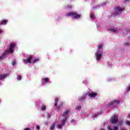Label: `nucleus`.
<instances>
[{"mask_svg": "<svg viewBox=\"0 0 130 130\" xmlns=\"http://www.w3.org/2000/svg\"><path fill=\"white\" fill-rule=\"evenodd\" d=\"M16 45H17L16 43L11 44L9 47V49L3 53V56L6 57L7 55H9V53H13V52H14V48H15Z\"/></svg>", "mask_w": 130, "mask_h": 130, "instance_id": "f257e3e1", "label": "nucleus"}, {"mask_svg": "<svg viewBox=\"0 0 130 130\" xmlns=\"http://www.w3.org/2000/svg\"><path fill=\"white\" fill-rule=\"evenodd\" d=\"M114 10H115V12L114 13V15H115L116 16L118 15L124 9L121 8V7H119L118 6H116L114 7Z\"/></svg>", "mask_w": 130, "mask_h": 130, "instance_id": "f03ea898", "label": "nucleus"}, {"mask_svg": "<svg viewBox=\"0 0 130 130\" xmlns=\"http://www.w3.org/2000/svg\"><path fill=\"white\" fill-rule=\"evenodd\" d=\"M71 16H72L75 19H79V18H81V14H77V13L70 12L66 14L67 17H71Z\"/></svg>", "mask_w": 130, "mask_h": 130, "instance_id": "7ed1b4c3", "label": "nucleus"}, {"mask_svg": "<svg viewBox=\"0 0 130 130\" xmlns=\"http://www.w3.org/2000/svg\"><path fill=\"white\" fill-rule=\"evenodd\" d=\"M58 101V98H56L55 99V104H54V106L56 107L55 110H56V109H59L61 108V107H62V102H60L59 105L57 106V102Z\"/></svg>", "mask_w": 130, "mask_h": 130, "instance_id": "20e7f679", "label": "nucleus"}, {"mask_svg": "<svg viewBox=\"0 0 130 130\" xmlns=\"http://www.w3.org/2000/svg\"><path fill=\"white\" fill-rule=\"evenodd\" d=\"M110 122H111V123H113V124L117 123V122H118V117L114 115L111 118Z\"/></svg>", "mask_w": 130, "mask_h": 130, "instance_id": "39448f33", "label": "nucleus"}, {"mask_svg": "<svg viewBox=\"0 0 130 130\" xmlns=\"http://www.w3.org/2000/svg\"><path fill=\"white\" fill-rule=\"evenodd\" d=\"M70 112H71L69 111H66L65 112H64L62 114V117L63 119H62V122H64V121H67V119H68V114H69V113H70Z\"/></svg>", "mask_w": 130, "mask_h": 130, "instance_id": "423d86ee", "label": "nucleus"}, {"mask_svg": "<svg viewBox=\"0 0 130 130\" xmlns=\"http://www.w3.org/2000/svg\"><path fill=\"white\" fill-rule=\"evenodd\" d=\"M95 59L96 60H100L101 57H102V53L101 51L97 50L95 54Z\"/></svg>", "mask_w": 130, "mask_h": 130, "instance_id": "0eeeda50", "label": "nucleus"}, {"mask_svg": "<svg viewBox=\"0 0 130 130\" xmlns=\"http://www.w3.org/2000/svg\"><path fill=\"white\" fill-rule=\"evenodd\" d=\"M32 58H33V56L29 55V57H28L26 59H23V62H24V63H31V60H32Z\"/></svg>", "mask_w": 130, "mask_h": 130, "instance_id": "6e6552de", "label": "nucleus"}, {"mask_svg": "<svg viewBox=\"0 0 130 130\" xmlns=\"http://www.w3.org/2000/svg\"><path fill=\"white\" fill-rule=\"evenodd\" d=\"M119 101H113L112 102H110L108 104V105L109 106H112V105H116V104H118L119 103Z\"/></svg>", "mask_w": 130, "mask_h": 130, "instance_id": "1a4fd4ad", "label": "nucleus"}, {"mask_svg": "<svg viewBox=\"0 0 130 130\" xmlns=\"http://www.w3.org/2000/svg\"><path fill=\"white\" fill-rule=\"evenodd\" d=\"M88 95L89 97H90L91 98H94L97 96V93L96 92L89 93Z\"/></svg>", "mask_w": 130, "mask_h": 130, "instance_id": "9d476101", "label": "nucleus"}, {"mask_svg": "<svg viewBox=\"0 0 130 130\" xmlns=\"http://www.w3.org/2000/svg\"><path fill=\"white\" fill-rule=\"evenodd\" d=\"M66 121H64V122H62V120L61 121V124H57V128H61L62 126H63V125L65 124Z\"/></svg>", "mask_w": 130, "mask_h": 130, "instance_id": "9b49d317", "label": "nucleus"}, {"mask_svg": "<svg viewBox=\"0 0 130 130\" xmlns=\"http://www.w3.org/2000/svg\"><path fill=\"white\" fill-rule=\"evenodd\" d=\"M9 21L7 19H4L1 21L0 25H6Z\"/></svg>", "mask_w": 130, "mask_h": 130, "instance_id": "f8f14e48", "label": "nucleus"}, {"mask_svg": "<svg viewBox=\"0 0 130 130\" xmlns=\"http://www.w3.org/2000/svg\"><path fill=\"white\" fill-rule=\"evenodd\" d=\"M43 81L44 83H49L50 81L49 80V78H44L43 79Z\"/></svg>", "mask_w": 130, "mask_h": 130, "instance_id": "ddd939ff", "label": "nucleus"}, {"mask_svg": "<svg viewBox=\"0 0 130 130\" xmlns=\"http://www.w3.org/2000/svg\"><path fill=\"white\" fill-rule=\"evenodd\" d=\"M79 101H80V103L85 102V97H80L79 98Z\"/></svg>", "mask_w": 130, "mask_h": 130, "instance_id": "4468645a", "label": "nucleus"}, {"mask_svg": "<svg viewBox=\"0 0 130 130\" xmlns=\"http://www.w3.org/2000/svg\"><path fill=\"white\" fill-rule=\"evenodd\" d=\"M42 108L41 109V110L44 111L46 110V107L45 106L43 105V104H41Z\"/></svg>", "mask_w": 130, "mask_h": 130, "instance_id": "2eb2a0df", "label": "nucleus"}, {"mask_svg": "<svg viewBox=\"0 0 130 130\" xmlns=\"http://www.w3.org/2000/svg\"><path fill=\"white\" fill-rule=\"evenodd\" d=\"M118 127L117 126H114L113 128L111 127H109V130H118Z\"/></svg>", "mask_w": 130, "mask_h": 130, "instance_id": "dca6fc26", "label": "nucleus"}, {"mask_svg": "<svg viewBox=\"0 0 130 130\" xmlns=\"http://www.w3.org/2000/svg\"><path fill=\"white\" fill-rule=\"evenodd\" d=\"M128 91H130V84L126 88L125 93H128Z\"/></svg>", "mask_w": 130, "mask_h": 130, "instance_id": "f3484780", "label": "nucleus"}, {"mask_svg": "<svg viewBox=\"0 0 130 130\" xmlns=\"http://www.w3.org/2000/svg\"><path fill=\"white\" fill-rule=\"evenodd\" d=\"M37 61H39V58H35L34 60L32 61L33 63H35L36 62H37Z\"/></svg>", "mask_w": 130, "mask_h": 130, "instance_id": "a211bd4d", "label": "nucleus"}, {"mask_svg": "<svg viewBox=\"0 0 130 130\" xmlns=\"http://www.w3.org/2000/svg\"><path fill=\"white\" fill-rule=\"evenodd\" d=\"M17 79L18 81H21V80H22V76H21L20 75H17Z\"/></svg>", "mask_w": 130, "mask_h": 130, "instance_id": "6ab92c4d", "label": "nucleus"}, {"mask_svg": "<svg viewBox=\"0 0 130 130\" xmlns=\"http://www.w3.org/2000/svg\"><path fill=\"white\" fill-rule=\"evenodd\" d=\"M6 78V76L3 75H0V80H4Z\"/></svg>", "mask_w": 130, "mask_h": 130, "instance_id": "aec40b11", "label": "nucleus"}, {"mask_svg": "<svg viewBox=\"0 0 130 130\" xmlns=\"http://www.w3.org/2000/svg\"><path fill=\"white\" fill-rule=\"evenodd\" d=\"M122 123H123V121H119L118 122V126H119V125H122Z\"/></svg>", "mask_w": 130, "mask_h": 130, "instance_id": "412c9836", "label": "nucleus"}, {"mask_svg": "<svg viewBox=\"0 0 130 130\" xmlns=\"http://www.w3.org/2000/svg\"><path fill=\"white\" fill-rule=\"evenodd\" d=\"M90 18H91V19H95V16L93 14H90Z\"/></svg>", "mask_w": 130, "mask_h": 130, "instance_id": "4be33fe9", "label": "nucleus"}, {"mask_svg": "<svg viewBox=\"0 0 130 130\" xmlns=\"http://www.w3.org/2000/svg\"><path fill=\"white\" fill-rule=\"evenodd\" d=\"M82 108L81 107V106H77L76 107V110H81V109Z\"/></svg>", "mask_w": 130, "mask_h": 130, "instance_id": "5701e85b", "label": "nucleus"}, {"mask_svg": "<svg viewBox=\"0 0 130 130\" xmlns=\"http://www.w3.org/2000/svg\"><path fill=\"white\" fill-rule=\"evenodd\" d=\"M55 125H54V124H52V125H51V126H50V128L51 129H54V127H55Z\"/></svg>", "mask_w": 130, "mask_h": 130, "instance_id": "b1692460", "label": "nucleus"}, {"mask_svg": "<svg viewBox=\"0 0 130 130\" xmlns=\"http://www.w3.org/2000/svg\"><path fill=\"white\" fill-rule=\"evenodd\" d=\"M110 30L112 32H116V31H117V29L116 28H112V29H110Z\"/></svg>", "mask_w": 130, "mask_h": 130, "instance_id": "393cba45", "label": "nucleus"}, {"mask_svg": "<svg viewBox=\"0 0 130 130\" xmlns=\"http://www.w3.org/2000/svg\"><path fill=\"white\" fill-rule=\"evenodd\" d=\"M71 123H76V121L74 119H72L70 121Z\"/></svg>", "mask_w": 130, "mask_h": 130, "instance_id": "a878e982", "label": "nucleus"}, {"mask_svg": "<svg viewBox=\"0 0 130 130\" xmlns=\"http://www.w3.org/2000/svg\"><path fill=\"white\" fill-rule=\"evenodd\" d=\"M66 8H70V9H72V5H67V6H66Z\"/></svg>", "mask_w": 130, "mask_h": 130, "instance_id": "bb28decb", "label": "nucleus"}, {"mask_svg": "<svg viewBox=\"0 0 130 130\" xmlns=\"http://www.w3.org/2000/svg\"><path fill=\"white\" fill-rule=\"evenodd\" d=\"M125 123L127 125H130V121H127Z\"/></svg>", "mask_w": 130, "mask_h": 130, "instance_id": "cd10ccee", "label": "nucleus"}, {"mask_svg": "<svg viewBox=\"0 0 130 130\" xmlns=\"http://www.w3.org/2000/svg\"><path fill=\"white\" fill-rule=\"evenodd\" d=\"M36 128L38 130L40 129V126L39 125H37Z\"/></svg>", "mask_w": 130, "mask_h": 130, "instance_id": "c85d7f7f", "label": "nucleus"}, {"mask_svg": "<svg viewBox=\"0 0 130 130\" xmlns=\"http://www.w3.org/2000/svg\"><path fill=\"white\" fill-rule=\"evenodd\" d=\"M103 46V45H100L98 46L99 49L102 48V47Z\"/></svg>", "mask_w": 130, "mask_h": 130, "instance_id": "c756f323", "label": "nucleus"}, {"mask_svg": "<svg viewBox=\"0 0 130 130\" xmlns=\"http://www.w3.org/2000/svg\"><path fill=\"white\" fill-rule=\"evenodd\" d=\"M12 66H15V64H16V61H13L12 62Z\"/></svg>", "mask_w": 130, "mask_h": 130, "instance_id": "7c9ffc66", "label": "nucleus"}, {"mask_svg": "<svg viewBox=\"0 0 130 130\" xmlns=\"http://www.w3.org/2000/svg\"><path fill=\"white\" fill-rule=\"evenodd\" d=\"M4 57H5L3 56V54H2V56H0V59H3V58H4Z\"/></svg>", "mask_w": 130, "mask_h": 130, "instance_id": "2f4dec72", "label": "nucleus"}, {"mask_svg": "<svg viewBox=\"0 0 130 130\" xmlns=\"http://www.w3.org/2000/svg\"><path fill=\"white\" fill-rule=\"evenodd\" d=\"M124 45L126 46L130 45L129 43H125Z\"/></svg>", "mask_w": 130, "mask_h": 130, "instance_id": "473e14b6", "label": "nucleus"}, {"mask_svg": "<svg viewBox=\"0 0 130 130\" xmlns=\"http://www.w3.org/2000/svg\"><path fill=\"white\" fill-rule=\"evenodd\" d=\"M30 128H26L24 129V130H30Z\"/></svg>", "mask_w": 130, "mask_h": 130, "instance_id": "72a5a7b5", "label": "nucleus"}, {"mask_svg": "<svg viewBox=\"0 0 130 130\" xmlns=\"http://www.w3.org/2000/svg\"><path fill=\"white\" fill-rule=\"evenodd\" d=\"M1 33H3V30H2V29H0V34Z\"/></svg>", "mask_w": 130, "mask_h": 130, "instance_id": "f704fd0d", "label": "nucleus"}, {"mask_svg": "<svg viewBox=\"0 0 130 130\" xmlns=\"http://www.w3.org/2000/svg\"><path fill=\"white\" fill-rule=\"evenodd\" d=\"M125 2H129V0H125Z\"/></svg>", "mask_w": 130, "mask_h": 130, "instance_id": "c9c22d12", "label": "nucleus"}, {"mask_svg": "<svg viewBox=\"0 0 130 130\" xmlns=\"http://www.w3.org/2000/svg\"><path fill=\"white\" fill-rule=\"evenodd\" d=\"M122 130H126V129H122Z\"/></svg>", "mask_w": 130, "mask_h": 130, "instance_id": "e433bc0d", "label": "nucleus"}]
</instances>
